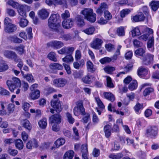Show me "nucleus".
Here are the masks:
<instances>
[{
	"instance_id": "0e129e2a",
	"label": "nucleus",
	"mask_w": 159,
	"mask_h": 159,
	"mask_svg": "<svg viewBox=\"0 0 159 159\" xmlns=\"http://www.w3.org/2000/svg\"><path fill=\"white\" fill-rule=\"evenodd\" d=\"M107 86L109 88H113L115 87L111 78L109 76L107 78Z\"/></svg>"
},
{
	"instance_id": "5fc2aeb1",
	"label": "nucleus",
	"mask_w": 159,
	"mask_h": 159,
	"mask_svg": "<svg viewBox=\"0 0 159 159\" xmlns=\"http://www.w3.org/2000/svg\"><path fill=\"white\" fill-rule=\"evenodd\" d=\"M149 36L148 33H145L139 36L138 39L140 41L146 42L148 39Z\"/></svg>"
},
{
	"instance_id": "0eeeda50",
	"label": "nucleus",
	"mask_w": 159,
	"mask_h": 159,
	"mask_svg": "<svg viewBox=\"0 0 159 159\" xmlns=\"http://www.w3.org/2000/svg\"><path fill=\"white\" fill-rule=\"evenodd\" d=\"M26 31L27 34L24 31H20L19 34V36L25 40H26L28 39L29 40L32 39L33 38L32 28L30 27L26 28Z\"/></svg>"
},
{
	"instance_id": "3c124183",
	"label": "nucleus",
	"mask_w": 159,
	"mask_h": 159,
	"mask_svg": "<svg viewBox=\"0 0 159 159\" xmlns=\"http://www.w3.org/2000/svg\"><path fill=\"white\" fill-rule=\"evenodd\" d=\"M146 123V121L142 118L139 119L136 122V125L138 127L145 126Z\"/></svg>"
},
{
	"instance_id": "052dcab7",
	"label": "nucleus",
	"mask_w": 159,
	"mask_h": 159,
	"mask_svg": "<svg viewBox=\"0 0 159 159\" xmlns=\"http://www.w3.org/2000/svg\"><path fill=\"white\" fill-rule=\"evenodd\" d=\"M81 151L82 152V155L84 154L87 155L88 154V150L87 144H82L81 147Z\"/></svg>"
},
{
	"instance_id": "c756f323",
	"label": "nucleus",
	"mask_w": 159,
	"mask_h": 159,
	"mask_svg": "<svg viewBox=\"0 0 159 159\" xmlns=\"http://www.w3.org/2000/svg\"><path fill=\"white\" fill-rule=\"evenodd\" d=\"M73 53H67L65 57L62 59V61L66 63H68L72 62L74 61V58L72 56Z\"/></svg>"
},
{
	"instance_id": "7ed1b4c3",
	"label": "nucleus",
	"mask_w": 159,
	"mask_h": 159,
	"mask_svg": "<svg viewBox=\"0 0 159 159\" xmlns=\"http://www.w3.org/2000/svg\"><path fill=\"white\" fill-rule=\"evenodd\" d=\"M81 13L84 16V18L89 22L94 23L95 21L96 15L93 12L92 9L84 8L81 11Z\"/></svg>"
},
{
	"instance_id": "20e7f679",
	"label": "nucleus",
	"mask_w": 159,
	"mask_h": 159,
	"mask_svg": "<svg viewBox=\"0 0 159 159\" xmlns=\"http://www.w3.org/2000/svg\"><path fill=\"white\" fill-rule=\"evenodd\" d=\"M38 85L37 84H34L30 88V92L29 94V97L31 100L38 99L40 96V92L37 89Z\"/></svg>"
},
{
	"instance_id": "bb28decb",
	"label": "nucleus",
	"mask_w": 159,
	"mask_h": 159,
	"mask_svg": "<svg viewBox=\"0 0 159 159\" xmlns=\"http://www.w3.org/2000/svg\"><path fill=\"white\" fill-rule=\"evenodd\" d=\"M103 130L105 137L107 138H109L111 135L112 132L111 126L109 124L106 125L104 127Z\"/></svg>"
},
{
	"instance_id": "a211bd4d",
	"label": "nucleus",
	"mask_w": 159,
	"mask_h": 159,
	"mask_svg": "<svg viewBox=\"0 0 159 159\" xmlns=\"http://www.w3.org/2000/svg\"><path fill=\"white\" fill-rule=\"evenodd\" d=\"M102 97L112 102H114L115 99L114 95L110 92H104L103 93Z\"/></svg>"
},
{
	"instance_id": "2eb2a0df",
	"label": "nucleus",
	"mask_w": 159,
	"mask_h": 159,
	"mask_svg": "<svg viewBox=\"0 0 159 159\" xmlns=\"http://www.w3.org/2000/svg\"><path fill=\"white\" fill-rule=\"evenodd\" d=\"M4 55L7 58L13 59L15 62L18 61L17 56L14 52L12 51L6 50L4 52Z\"/></svg>"
},
{
	"instance_id": "79ce46f5",
	"label": "nucleus",
	"mask_w": 159,
	"mask_h": 159,
	"mask_svg": "<svg viewBox=\"0 0 159 159\" xmlns=\"http://www.w3.org/2000/svg\"><path fill=\"white\" fill-rule=\"evenodd\" d=\"M84 115H82L83 116L82 119L83 123L84 124L87 123L88 121L90 120V114L89 113H86L85 112Z\"/></svg>"
},
{
	"instance_id": "8fccbe9b",
	"label": "nucleus",
	"mask_w": 159,
	"mask_h": 159,
	"mask_svg": "<svg viewBox=\"0 0 159 159\" xmlns=\"http://www.w3.org/2000/svg\"><path fill=\"white\" fill-rule=\"evenodd\" d=\"M96 102L99 108L103 109L105 108V106L99 97L95 98Z\"/></svg>"
},
{
	"instance_id": "393cba45",
	"label": "nucleus",
	"mask_w": 159,
	"mask_h": 159,
	"mask_svg": "<svg viewBox=\"0 0 159 159\" xmlns=\"http://www.w3.org/2000/svg\"><path fill=\"white\" fill-rule=\"evenodd\" d=\"M144 108L143 104L137 102L134 107L135 113L138 115L140 114Z\"/></svg>"
},
{
	"instance_id": "6e6d98bb",
	"label": "nucleus",
	"mask_w": 159,
	"mask_h": 159,
	"mask_svg": "<svg viewBox=\"0 0 159 159\" xmlns=\"http://www.w3.org/2000/svg\"><path fill=\"white\" fill-rule=\"evenodd\" d=\"M130 12V10L128 9H125L121 10L120 12V17L122 18L125 17L126 15L129 14Z\"/></svg>"
},
{
	"instance_id": "7c9ffc66",
	"label": "nucleus",
	"mask_w": 159,
	"mask_h": 159,
	"mask_svg": "<svg viewBox=\"0 0 159 159\" xmlns=\"http://www.w3.org/2000/svg\"><path fill=\"white\" fill-rule=\"evenodd\" d=\"M75 152L73 150H69L66 151L64 154L63 159H72L74 155Z\"/></svg>"
},
{
	"instance_id": "37998d69",
	"label": "nucleus",
	"mask_w": 159,
	"mask_h": 159,
	"mask_svg": "<svg viewBox=\"0 0 159 159\" xmlns=\"http://www.w3.org/2000/svg\"><path fill=\"white\" fill-rule=\"evenodd\" d=\"M114 58H110L108 57H105L99 60V62L102 64H104L107 63H109L111 61H114V60H113Z\"/></svg>"
},
{
	"instance_id": "49530a36",
	"label": "nucleus",
	"mask_w": 159,
	"mask_h": 159,
	"mask_svg": "<svg viewBox=\"0 0 159 159\" xmlns=\"http://www.w3.org/2000/svg\"><path fill=\"white\" fill-rule=\"evenodd\" d=\"M135 53L138 56L143 57L145 54V51L142 48H139L135 51Z\"/></svg>"
},
{
	"instance_id": "9d476101",
	"label": "nucleus",
	"mask_w": 159,
	"mask_h": 159,
	"mask_svg": "<svg viewBox=\"0 0 159 159\" xmlns=\"http://www.w3.org/2000/svg\"><path fill=\"white\" fill-rule=\"evenodd\" d=\"M64 46L62 42L59 41L53 40L48 42L47 43L48 47H51L54 49H57L62 47Z\"/></svg>"
},
{
	"instance_id": "72a5a7b5",
	"label": "nucleus",
	"mask_w": 159,
	"mask_h": 159,
	"mask_svg": "<svg viewBox=\"0 0 159 159\" xmlns=\"http://www.w3.org/2000/svg\"><path fill=\"white\" fill-rule=\"evenodd\" d=\"M15 146L16 148L18 150H20L23 148V143L22 140L20 139L14 140Z\"/></svg>"
},
{
	"instance_id": "de8ad7c7",
	"label": "nucleus",
	"mask_w": 159,
	"mask_h": 159,
	"mask_svg": "<svg viewBox=\"0 0 159 159\" xmlns=\"http://www.w3.org/2000/svg\"><path fill=\"white\" fill-rule=\"evenodd\" d=\"M47 95H49L57 92V90L51 86H48L44 89Z\"/></svg>"
},
{
	"instance_id": "9b49d317",
	"label": "nucleus",
	"mask_w": 159,
	"mask_h": 159,
	"mask_svg": "<svg viewBox=\"0 0 159 159\" xmlns=\"http://www.w3.org/2000/svg\"><path fill=\"white\" fill-rule=\"evenodd\" d=\"M62 117L59 113H57L52 115L49 117V123L52 124L53 123L60 124L61 122Z\"/></svg>"
},
{
	"instance_id": "f704fd0d",
	"label": "nucleus",
	"mask_w": 159,
	"mask_h": 159,
	"mask_svg": "<svg viewBox=\"0 0 159 159\" xmlns=\"http://www.w3.org/2000/svg\"><path fill=\"white\" fill-rule=\"evenodd\" d=\"M95 30V28L93 26H90L85 29L83 30L82 31L88 35L92 34L93 33Z\"/></svg>"
},
{
	"instance_id": "4be33fe9",
	"label": "nucleus",
	"mask_w": 159,
	"mask_h": 159,
	"mask_svg": "<svg viewBox=\"0 0 159 159\" xmlns=\"http://www.w3.org/2000/svg\"><path fill=\"white\" fill-rule=\"evenodd\" d=\"M149 70L148 68H145L141 67L138 68L137 71V74L139 77L143 78L148 74Z\"/></svg>"
},
{
	"instance_id": "f8f14e48",
	"label": "nucleus",
	"mask_w": 159,
	"mask_h": 159,
	"mask_svg": "<svg viewBox=\"0 0 159 159\" xmlns=\"http://www.w3.org/2000/svg\"><path fill=\"white\" fill-rule=\"evenodd\" d=\"M51 106L55 109L57 113H60L62 110L61 104L59 99H52L51 101Z\"/></svg>"
},
{
	"instance_id": "e2e57ef3",
	"label": "nucleus",
	"mask_w": 159,
	"mask_h": 159,
	"mask_svg": "<svg viewBox=\"0 0 159 159\" xmlns=\"http://www.w3.org/2000/svg\"><path fill=\"white\" fill-rule=\"evenodd\" d=\"M8 69V65L4 63H0V72L5 71Z\"/></svg>"
},
{
	"instance_id": "cd10ccee",
	"label": "nucleus",
	"mask_w": 159,
	"mask_h": 159,
	"mask_svg": "<svg viewBox=\"0 0 159 159\" xmlns=\"http://www.w3.org/2000/svg\"><path fill=\"white\" fill-rule=\"evenodd\" d=\"M87 68L89 71L91 73H94L96 71V68L94 66L92 62L90 60L87 61L86 63Z\"/></svg>"
},
{
	"instance_id": "f03ea898",
	"label": "nucleus",
	"mask_w": 159,
	"mask_h": 159,
	"mask_svg": "<svg viewBox=\"0 0 159 159\" xmlns=\"http://www.w3.org/2000/svg\"><path fill=\"white\" fill-rule=\"evenodd\" d=\"M11 22V20L9 17L5 18L4 21V30L5 33L12 34L16 31L17 29V25L12 23Z\"/></svg>"
},
{
	"instance_id": "ea45409f",
	"label": "nucleus",
	"mask_w": 159,
	"mask_h": 159,
	"mask_svg": "<svg viewBox=\"0 0 159 159\" xmlns=\"http://www.w3.org/2000/svg\"><path fill=\"white\" fill-rule=\"evenodd\" d=\"M38 124L40 128L42 129H45L47 125V120L46 118H44L40 120L38 122Z\"/></svg>"
},
{
	"instance_id": "f3484780",
	"label": "nucleus",
	"mask_w": 159,
	"mask_h": 159,
	"mask_svg": "<svg viewBox=\"0 0 159 159\" xmlns=\"http://www.w3.org/2000/svg\"><path fill=\"white\" fill-rule=\"evenodd\" d=\"M74 21L71 18L67 20H63L62 22V25L63 27L66 29H68L73 27Z\"/></svg>"
},
{
	"instance_id": "dca6fc26",
	"label": "nucleus",
	"mask_w": 159,
	"mask_h": 159,
	"mask_svg": "<svg viewBox=\"0 0 159 159\" xmlns=\"http://www.w3.org/2000/svg\"><path fill=\"white\" fill-rule=\"evenodd\" d=\"M108 8V7L106 2H103L101 3L99 7L97 9L96 12L98 16H101L104 12L106 11Z\"/></svg>"
},
{
	"instance_id": "5701e85b",
	"label": "nucleus",
	"mask_w": 159,
	"mask_h": 159,
	"mask_svg": "<svg viewBox=\"0 0 159 159\" xmlns=\"http://www.w3.org/2000/svg\"><path fill=\"white\" fill-rule=\"evenodd\" d=\"M39 17L42 20H45L48 16L49 13L47 10L45 9H42L38 11Z\"/></svg>"
},
{
	"instance_id": "338daca9",
	"label": "nucleus",
	"mask_w": 159,
	"mask_h": 159,
	"mask_svg": "<svg viewBox=\"0 0 159 159\" xmlns=\"http://www.w3.org/2000/svg\"><path fill=\"white\" fill-rule=\"evenodd\" d=\"M62 19L63 20H67L70 17V15L69 12L68 10H65L64 12L61 15Z\"/></svg>"
},
{
	"instance_id": "4d7b16f0",
	"label": "nucleus",
	"mask_w": 159,
	"mask_h": 159,
	"mask_svg": "<svg viewBox=\"0 0 159 159\" xmlns=\"http://www.w3.org/2000/svg\"><path fill=\"white\" fill-rule=\"evenodd\" d=\"M154 46V38L153 36L150 37L147 42V47L149 48H151Z\"/></svg>"
},
{
	"instance_id": "412c9836",
	"label": "nucleus",
	"mask_w": 159,
	"mask_h": 159,
	"mask_svg": "<svg viewBox=\"0 0 159 159\" xmlns=\"http://www.w3.org/2000/svg\"><path fill=\"white\" fill-rule=\"evenodd\" d=\"M74 50L73 47H64L61 49L58 50L57 52L60 54H67V53H73Z\"/></svg>"
},
{
	"instance_id": "39448f33",
	"label": "nucleus",
	"mask_w": 159,
	"mask_h": 159,
	"mask_svg": "<svg viewBox=\"0 0 159 159\" xmlns=\"http://www.w3.org/2000/svg\"><path fill=\"white\" fill-rule=\"evenodd\" d=\"M158 128L156 125H150L146 129V134L147 137H150L152 139H155L158 135Z\"/></svg>"
},
{
	"instance_id": "58836bf2",
	"label": "nucleus",
	"mask_w": 159,
	"mask_h": 159,
	"mask_svg": "<svg viewBox=\"0 0 159 159\" xmlns=\"http://www.w3.org/2000/svg\"><path fill=\"white\" fill-rule=\"evenodd\" d=\"M150 7L152 10L156 11L159 8V1H152L150 3Z\"/></svg>"
},
{
	"instance_id": "09e8293b",
	"label": "nucleus",
	"mask_w": 159,
	"mask_h": 159,
	"mask_svg": "<svg viewBox=\"0 0 159 159\" xmlns=\"http://www.w3.org/2000/svg\"><path fill=\"white\" fill-rule=\"evenodd\" d=\"M28 21L25 18H21L19 23L20 27L24 28L28 25Z\"/></svg>"
},
{
	"instance_id": "1a4fd4ad",
	"label": "nucleus",
	"mask_w": 159,
	"mask_h": 159,
	"mask_svg": "<svg viewBox=\"0 0 159 159\" xmlns=\"http://www.w3.org/2000/svg\"><path fill=\"white\" fill-rule=\"evenodd\" d=\"M154 55L147 53L142 58L143 65L148 66L153 63L154 61Z\"/></svg>"
},
{
	"instance_id": "bf43d9fd",
	"label": "nucleus",
	"mask_w": 159,
	"mask_h": 159,
	"mask_svg": "<svg viewBox=\"0 0 159 159\" xmlns=\"http://www.w3.org/2000/svg\"><path fill=\"white\" fill-rule=\"evenodd\" d=\"M67 120L70 124H73L75 121V119L72 117V115L69 112H67L66 114Z\"/></svg>"
},
{
	"instance_id": "864d4df0",
	"label": "nucleus",
	"mask_w": 159,
	"mask_h": 159,
	"mask_svg": "<svg viewBox=\"0 0 159 159\" xmlns=\"http://www.w3.org/2000/svg\"><path fill=\"white\" fill-rule=\"evenodd\" d=\"M123 156L122 153L120 152L116 154H111L109 155V157L112 159H120L123 157Z\"/></svg>"
},
{
	"instance_id": "c9c22d12",
	"label": "nucleus",
	"mask_w": 159,
	"mask_h": 159,
	"mask_svg": "<svg viewBox=\"0 0 159 159\" xmlns=\"http://www.w3.org/2000/svg\"><path fill=\"white\" fill-rule=\"evenodd\" d=\"M83 73L84 71L82 70H75L73 71V75L75 79H80L83 76Z\"/></svg>"
},
{
	"instance_id": "c03bdc74",
	"label": "nucleus",
	"mask_w": 159,
	"mask_h": 159,
	"mask_svg": "<svg viewBox=\"0 0 159 159\" xmlns=\"http://www.w3.org/2000/svg\"><path fill=\"white\" fill-rule=\"evenodd\" d=\"M65 142V139L63 138H60L54 142L57 148L63 145Z\"/></svg>"
},
{
	"instance_id": "6e6552de",
	"label": "nucleus",
	"mask_w": 159,
	"mask_h": 159,
	"mask_svg": "<svg viewBox=\"0 0 159 159\" xmlns=\"http://www.w3.org/2000/svg\"><path fill=\"white\" fill-rule=\"evenodd\" d=\"M85 111L83 102L80 101L77 102V106L75 107L73 109L74 114L77 116H79L80 114L83 115L85 114Z\"/></svg>"
},
{
	"instance_id": "4468645a",
	"label": "nucleus",
	"mask_w": 159,
	"mask_h": 159,
	"mask_svg": "<svg viewBox=\"0 0 159 159\" xmlns=\"http://www.w3.org/2000/svg\"><path fill=\"white\" fill-rule=\"evenodd\" d=\"M102 43L103 42L101 39L96 38L91 43V47L95 49L99 50L101 48Z\"/></svg>"
},
{
	"instance_id": "473e14b6",
	"label": "nucleus",
	"mask_w": 159,
	"mask_h": 159,
	"mask_svg": "<svg viewBox=\"0 0 159 159\" xmlns=\"http://www.w3.org/2000/svg\"><path fill=\"white\" fill-rule=\"evenodd\" d=\"M50 68L52 70H61L63 69V66L57 63H52L49 65Z\"/></svg>"
},
{
	"instance_id": "2f4dec72",
	"label": "nucleus",
	"mask_w": 159,
	"mask_h": 159,
	"mask_svg": "<svg viewBox=\"0 0 159 159\" xmlns=\"http://www.w3.org/2000/svg\"><path fill=\"white\" fill-rule=\"evenodd\" d=\"M25 46L22 44H20L19 46L15 48V49L17 51L19 54L22 55L25 53Z\"/></svg>"
},
{
	"instance_id": "a18cd8bd",
	"label": "nucleus",
	"mask_w": 159,
	"mask_h": 159,
	"mask_svg": "<svg viewBox=\"0 0 159 159\" xmlns=\"http://www.w3.org/2000/svg\"><path fill=\"white\" fill-rule=\"evenodd\" d=\"M21 73L23 77L25 78L29 83L34 82L33 81L34 80L31 74L25 75L24 74V72L23 71H21Z\"/></svg>"
},
{
	"instance_id": "e433bc0d",
	"label": "nucleus",
	"mask_w": 159,
	"mask_h": 159,
	"mask_svg": "<svg viewBox=\"0 0 159 159\" xmlns=\"http://www.w3.org/2000/svg\"><path fill=\"white\" fill-rule=\"evenodd\" d=\"M18 10L19 15L22 17V18H26V12L23 6H20L18 7Z\"/></svg>"
},
{
	"instance_id": "a878e982",
	"label": "nucleus",
	"mask_w": 159,
	"mask_h": 159,
	"mask_svg": "<svg viewBox=\"0 0 159 159\" xmlns=\"http://www.w3.org/2000/svg\"><path fill=\"white\" fill-rule=\"evenodd\" d=\"M154 92V89L153 87H148L146 88L143 91V95L146 97L153 94Z\"/></svg>"
},
{
	"instance_id": "774afa93",
	"label": "nucleus",
	"mask_w": 159,
	"mask_h": 159,
	"mask_svg": "<svg viewBox=\"0 0 159 159\" xmlns=\"http://www.w3.org/2000/svg\"><path fill=\"white\" fill-rule=\"evenodd\" d=\"M104 13V17L108 21L110 20L112 17L111 14L107 10L105 11Z\"/></svg>"
},
{
	"instance_id": "a19ab883",
	"label": "nucleus",
	"mask_w": 159,
	"mask_h": 159,
	"mask_svg": "<svg viewBox=\"0 0 159 159\" xmlns=\"http://www.w3.org/2000/svg\"><path fill=\"white\" fill-rule=\"evenodd\" d=\"M138 87V83L135 80H133L128 86L129 89L131 91H133L136 89Z\"/></svg>"
},
{
	"instance_id": "423d86ee",
	"label": "nucleus",
	"mask_w": 159,
	"mask_h": 159,
	"mask_svg": "<svg viewBox=\"0 0 159 159\" xmlns=\"http://www.w3.org/2000/svg\"><path fill=\"white\" fill-rule=\"evenodd\" d=\"M6 84L10 90L13 92L16 88L20 87L21 82L19 78L15 77L13 78L12 81L7 80Z\"/></svg>"
},
{
	"instance_id": "680f3d73",
	"label": "nucleus",
	"mask_w": 159,
	"mask_h": 159,
	"mask_svg": "<svg viewBox=\"0 0 159 159\" xmlns=\"http://www.w3.org/2000/svg\"><path fill=\"white\" fill-rule=\"evenodd\" d=\"M117 33L119 36H124L125 34L124 27L120 26L118 28L117 30Z\"/></svg>"
},
{
	"instance_id": "aec40b11",
	"label": "nucleus",
	"mask_w": 159,
	"mask_h": 159,
	"mask_svg": "<svg viewBox=\"0 0 159 159\" xmlns=\"http://www.w3.org/2000/svg\"><path fill=\"white\" fill-rule=\"evenodd\" d=\"M7 39L11 43L17 44L21 43L23 41V40L22 39L18 37L15 35H10L7 37Z\"/></svg>"
},
{
	"instance_id": "603ef678",
	"label": "nucleus",
	"mask_w": 159,
	"mask_h": 159,
	"mask_svg": "<svg viewBox=\"0 0 159 159\" xmlns=\"http://www.w3.org/2000/svg\"><path fill=\"white\" fill-rule=\"evenodd\" d=\"M131 32L133 37L139 36L141 34L140 30L139 27L134 28L131 30Z\"/></svg>"
},
{
	"instance_id": "b1692460",
	"label": "nucleus",
	"mask_w": 159,
	"mask_h": 159,
	"mask_svg": "<svg viewBox=\"0 0 159 159\" xmlns=\"http://www.w3.org/2000/svg\"><path fill=\"white\" fill-rule=\"evenodd\" d=\"M21 123L22 127L29 131H30L32 128V125L28 120L27 119H23L22 120Z\"/></svg>"
},
{
	"instance_id": "4c0bfd02",
	"label": "nucleus",
	"mask_w": 159,
	"mask_h": 159,
	"mask_svg": "<svg viewBox=\"0 0 159 159\" xmlns=\"http://www.w3.org/2000/svg\"><path fill=\"white\" fill-rule=\"evenodd\" d=\"M47 58L50 60L54 61H57V59L56 53L53 52H50L48 55Z\"/></svg>"
},
{
	"instance_id": "69168bd1",
	"label": "nucleus",
	"mask_w": 159,
	"mask_h": 159,
	"mask_svg": "<svg viewBox=\"0 0 159 159\" xmlns=\"http://www.w3.org/2000/svg\"><path fill=\"white\" fill-rule=\"evenodd\" d=\"M62 65L67 74L68 75H70L72 73V71L70 66L65 63H63Z\"/></svg>"
},
{
	"instance_id": "c85d7f7f",
	"label": "nucleus",
	"mask_w": 159,
	"mask_h": 159,
	"mask_svg": "<svg viewBox=\"0 0 159 159\" xmlns=\"http://www.w3.org/2000/svg\"><path fill=\"white\" fill-rule=\"evenodd\" d=\"M77 25L80 27H82L85 25L83 17L80 15H78L76 17Z\"/></svg>"
},
{
	"instance_id": "13d9d810",
	"label": "nucleus",
	"mask_w": 159,
	"mask_h": 159,
	"mask_svg": "<svg viewBox=\"0 0 159 159\" xmlns=\"http://www.w3.org/2000/svg\"><path fill=\"white\" fill-rule=\"evenodd\" d=\"M82 80L83 82L86 84H90L92 82L91 78L88 75L83 77Z\"/></svg>"
},
{
	"instance_id": "f257e3e1",
	"label": "nucleus",
	"mask_w": 159,
	"mask_h": 159,
	"mask_svg": "<svg viewBox=\"0 0 159 159\" xmlns=\"http://www.w3.org/2000/svg\"><path fill=\"white\" fill-rule=\"evenodd\" d=\"M61 18L58 14H52L48 20V25L53 31L59 34L64 33L61 25Z\"/></svg>"
},
{
	"instance_id": "6ab92c4d",
	"label": "nucleus",
	"mask_w": 159,
	"mask_h": 159,
	"mask_svg": "<svg viewBox=\"0 0 159 159\" xmlns=\"http://www.w3.org/2000/svg\"><path fill=\"white\" fill-rule=\"evenodd\" d=\"M39 146L38 142L35 139L29 141L26 145L27 149H31L33 148H37Z\"/></svg>"
},
{
	"instance_id": "ddd939ff",
	"label": "nucleus",
	"mask_w": 159,
	"mask_h": 159,
	"mask_svg": "<svg viewBox=\"0 0 159 159\" xmlns=\"http://www.w3.org/2000/svg\"><path fill=\"white\" fill-rule=\"evenodd\" d=\"M53 85L57 88L63 87L67 83V80L64 78H59L53 80Z\"/></svg>"
}]
</instances>
